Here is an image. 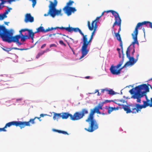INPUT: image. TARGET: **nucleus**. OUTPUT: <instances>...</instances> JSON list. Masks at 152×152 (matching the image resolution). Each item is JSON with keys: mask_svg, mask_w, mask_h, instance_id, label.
<instances>
[{"mask_svg": "<svg viewBox=\"0 0 152 152\" xmlns=\"http://www.w3.org/2000/svg\"><path fill=\"white\" fill-rule=\"evenodd\" d=\"M121 25H120V26H119V28L118 29V32L115 33V35L117 39L120 42V46L121 48L122 53H123L122 41L121 39L120 35L119 34V33L121 31Z\"/></svg>", "mask_w": 152, "mask_h": 152, "instance_id": "15", "label": "nucleus"}, {"mask_svg": "<svg viewBox=\"0 0 152 152\" xmlns=\"http://www.w3.org/2000/svg\"><path fill=\"white\" fill-rule=\"evenodd\" d=\"M1 15H2V17L4 18H6L7 17V16L4 13H3L2 14H1Z\"/></svg>", "mask_w": 152, "mask_h": 152, "instance_id": "45", "label": "nucleus"}, {"mask_svg": "<svg viewBox=\"0 0 152 152\" xmlns=\"http://www.w3.org/2000/svg\"><path fill=\"white\" fill-rule=\"evenodd\" d=\"M119 57L120 58H121V54L120 52H119Z\"/></svg>", "mask_w": 152, "mask_h": 152, "instance_id": "58", "label": "nucleus"}, {"mask_svg": "<svg viewBox=\"0 0 152 152\" xmlns=\"http://www.w3.org/2000/svg\"><path fill=\"white\" fill-rule=\"evenodd\" d=\"M26 34H25L24 35H23V36H21V41L23 42H24L26 39H28L27 37H26Z\"/></svg>", "mask_w": 152, "mask_h": 152, "instance_id": "29", "label": "nucleus"}, {"mask_svg": "<svg viewBox=\"0 0 152 152\" xmlns=\"http://www.w3.org/2000/svg\"><path fill=\"white\" fill-rule=\"evenodd\" d=\"M5 128V126L3 128H0V132H6V130L5 129V128Z\"/></svg>", "mask_w": 152, "mask_h": 152, "instance_id": "43", "label": "nucleus"}, {"mask_svg": "<svg viewBox=\"0 0 152 152\" xmlns=\"http://www.w3.org/2000/svg\"><path fill=\"white\" fill-rule=\"evenodd\" d=\"M145 96L146 99L147 100V102H149L150 100H149L148 99L147 97V96L145 95Z\"/></svg>", "mask_w": 152, "mask_h": 152, "instance_id": "54", "label": "nucleus"}, {"mask_svg": "<svg viewBox=\"0 0 152 152\" xmlns=\"http://www.w3.org/2000/svg\"><path fill=\"white\" fill-rule=\"evenodd\" d=\"M10 23L9 22H4V23L5 25H8V24Z\"/></svg>", "mask_w": 152, "mask_h": 152, "instance_id": "52", "label": "nucleus"}, {"mask_svg": "<svg viewBox=\"0 0 152 152\" xmlns=\"http://www.w3.org/2000/svg\"><path fill=\"white\" fill-rule=\"evenodd\" d=\"M34 21V17L32 16L30 13L26 14L25 16L24 21L27 23L28 22H33Z\"/></svg>", "mask_w": 152, "mask_h": 152, "instance_id": "17", "label": "nucleus"}, {"mask_svg": "<svg viewBox=\"0 0 152 152\" xmlns=\"http://www.w3.org/2000/svg\"><path fill=\"white\" fill-rule=\"evenodd\" d=\"M27 125H28V123H26V121H13L6 124L5 126V128L10 127L12 125H14L16 126H19L21 129H22L27 126Z\"/></svg>", "mask_w": 152, "mask_h": 152, "instance_id": "11", "label": "nucleus"}, {"mask_svg": "<svg viewBox=\"0 0 152 152\" xmlns=\"http://www.w3.org/2000/svg\"><path fill=\"white\" fill-rule=\"evenodd\" d=\"M47 50L42 51L38 53L36 56V58H38L41 56L43 55L46 52Z\"/></svg>", "mask_w": 152, "mask_h": 152, "instance_id": "28", "label": "nucleus"}, {"mask_svg": "<svg viewBox=\"0 0 152 152\" xmlns=\"http://www.w3.org/2000/svg\"><path fill=\"white\" fill-rule=\"evenodd\" d=\"M64 28L63 27H56L55 28L52 27L51 28H48V31H52L54 29H56L57 28H59L61 29H64V28Z\"/></svg>", "mask_w": 152, "mask_h": 152, "instance_id": "30", "label": "nucleus"}, {"mask_svg": "<svg viewBox=\"0 0 152 152\" xmlns=\"http://www.w3.org/2000/svg\"><path fill=\"white\" fill-rule=\"evenodd\" d=\"M119 102H121V103H124L125 102L124 100H123V99L120 100H119Z\"/></svg>", "mask_w": 152, "mask_h": 152, "instance_id": "51", "label": "nucleus"}, {"mask_svg": "<svg viewBox=\"0 0 152 152\" xmlns=\"http://www.w3.org/2000/svg\"><path fill=\"white\" fill-rule=\"evenodd\" d=\"M97 95L98 96H99L100 95V94H99V91L98 92Z\"/></svg>", "mask_w": 152, "mask_h": 152, "instance_id": "62", "label": "nucleus"}, {"mask_svg": "<svg viewBox=\"0 0 152 152\" xmlns=\"http://www.w3.org/2000/svg\"><path fill=\"white\" fill-rule=\"evenodd\" d=\"M28 30L29 29H28L27 28L21 29L19 31V34L17 35H20V37H21V36H23V34L22 33V32H25L26 31H28Z\"/></svg>", "mask_w": 152, "mask_h": 152, "instance_id": "27", "label": "nucleus"}, {"mask_svg": "<svg viewBox=\"0 0 152 152\" xmlns=\"http://www.w3.org/2000/svg\"><path fill=\"white\" fill-rule=\"evenodd\" d=\"M107 92L108 94L113 95L115 94V92L112 89L108 90L107 89Z\"/></svg>", "mask_w": 152, "mask_h": 152, "instance_id": "32", "label": "nucleus"}, {"mask_svg": "<svg viewBox=\"0 0 152 152\" xmlns=\"http://www.w3.org/2000/svg\"><path fill=\"white\" fill-rule=\"evenodd\" d=\"M95 113L97 114L101 113L99 109L96 107L94 109H91L90 113L86 121L87 122H91L89 127L88 128H85V129L89 132H92L98 128V124L94 119V115Z\"/></svg>", "mask_w": 152, "mask_h": 152, "instance_id": "2", "label": "nucleus"}, {"mask_svg": "<svg viewBox=\"0 0 152 152\" xmlns=\"http://www.w3.org/2000/svg\"><path fill=\"white\" fill-rule=\"evenodd\" d=\"M0 1H1V3H0V10H1L4 7V6L3 5L4 4V2L5 1L4 0H0Z\"/></svg>", "mask_w": 152, "mask_h": 152, "instance_id": "34", "label": "nucleus"}, {"mask_svg": "<svg viewBox=\"0 0 152 152\" xmlns=\"http://www.w3.org/2000/svg\"><path fill=\"white\" fill-rule=\"evenodd\" d=\"M46 45V44H43L41 46V49H42L43 48H44V47H45Z\"/></svg>", "mask_w": 152, "mask_h": 152, "instance_id": "46", "label": "nucleus"}, {"mask_svg": "<svg viewBox=\"0 0 152 152\" xmlns=\"http://www.w3.org/2000/svg\"><path fill=\"white\" fill-rule=\"evenodd\" d=\"M12 9L11 8H9L7 10H5V12L4 13L7 15L8 13L9 12H10V10Z\"/></svg>", "mask_w": 152, "mask_h": 152, "instance_id": "39", "label": "nucleus"}, {"mask_svg": "<svg viewBox=\"0 0 152 152\" xmlns=\"http://www.w3.org/2000/svg\"><path fill=\"white\" fill-rule=\"evenodd\" d=\"M21 99H17V100H16V101H21Z\"/></svg>", "mask_w": 152, "mask_h": 152, "instance_id": "57", "label": "nucleus"}, {"mask_svg": "<svg viewBox=\"0 0 152 152\" xmlns=\"http://www.w3.org/2000/svg\"><path fill=\"white\" fill-rule=\"evenodd\" d=\"M59 43L60 44L62 45H64V46H65L66 45L65 44L64 42L62 40H60L59 41Z\"/></svg>", "mask_w": 152, "mask_h": 152, "instance_id": "42", "label": "nucleus"}, {"mask_svg": "<svg viewBox=\"0 0 152 152\" xmlns=\"http://www.w3.org/2000/svg\"><path fill=\"white\" fill-rule=\"evenodd\" d=\"M99 92V90H96V91L95 92V93H96L97 92Z\"/></svg>", "mask_w": 152, "mask_h": 152, "instance_id": "63", "label": "nucleus"}, {"mask_svg": "<svg viewBox=\"0 0 152 152\" xmlns=\"http://www.w3.org/2000/svg\"><path fill=\"white\" fill-rule=\"evenodd\" d=\"M149 86H150L151 88H152L151 86L148 84V85L146 84H143L136 87V89L137 90V92L135 93L134 96V98L138 99V101L139 102L140 101V99L143 96V93H142L141 91L144 90L146 92H149Z\"/></svg>", "mask_w": 152, "mask_h": 152, "instance_id": "6", "label": "nucleus"}, {"mask_svg": "<svg viewBox=\"0 0 152 152\" xmlns=\"http://www.w3.org/2000/svg\"><path fill=\"white\" fill-rule=\"evenodd\" d=\"M90 77L89 76H86L85 77V78L86 79H89Z\"/></svg>", "mask_w": 152, "mask_h": 152, "instance_id": "56", "label": "nucleus"}, {"mask_svg": "<svg viewBox=\"0 0 152 152\" xmlns=\"http://www.w3.org/2000/svg\"><path fill=\"white\" fill-rule=\"evenodd\" d=\"M101 17V16H100L99 17H97L96 19L95 20H94V21L95 22H97V21L99 20V19H100V18Z\"/></svg>", "mask_w": 152, "mask_h": 152, "instance_id": "41", "label": "nucleus"}, {"mask_svg": "<svg viewBox=\"0 0 152 152\" xmlns=\"http://www.w3.org/2000/svg\"><path fill=\"white\" fill-rule=\"evenodd\" d=\"M4 18L2 17L1 14H0V20H2L4 19Z\"/></svg>", "mask_w": 152, "mask_h": 152, "instance_id": "50", "label": "nucleus"}, {"mask_svg": "<svg viewBox=\"0 0 152 152\" xmlns=\"http://www.w3.org/2000/svg\"><path fill=\"white\" fill-rule=\"evenodd\" d=\"M124 68L122 67L121 68L118 69L119 68L118 67L116 66L112 65L110 68V70L113 75H118L120 73L121 70Z\"/></svg>", "mask_w": 152, "mask_h": 152, "instance_id": "13", "label": "nucleus"}, {"mask_svg": "<svg viewBox=\"0 0 152 152\" xmlns=\"http://www.w3.org/2000/svg\"><path fill=\"white\" fill-rule=\"evenodd\" d=\"M149 24V26L152 28V23L149 21L148 22V23Z\"/></svg>", "mask_w": 152, "mask_h": 152, "instance_id": "47", "label": "nucleus"}, {"mask_svg": "<svg viewBox=\"0 0 152 152\" xmlns=\"http://www.w3.org/2000/svg\"><path fill=\"white\" fill-rule=\"evenodd\" d=\"M129 47L128 48L126 51V56L127 57L129 58V61H127L126 63H125V64L123 66V68L125 67L126 66H129L130 65H133L138 60V57L139 56V54H137V55L135 59H134L133 56L132 57L130 56V49Z\"/></svg>", "mask_w": 152, "mask_h": 152, "instance_id": "9", "label": "nucleus"}, {"mask_svg": "<svg viewBox=\"0 0 152 152\" xmlns=\"http://www.w3.org/2000/svg\"><path fill=\"white\" fill-rule=\"evenodd\" d=\"M47 31L48 29H46L45 30L42 26H40L37 29V31L35 32V33L39 32L45 33Z\"/></svg>", "mask_w": 152, "mask_h": 152, "instance_id": "23", "label": "nucleus"}, {"mask_svg": "<svg viewBox=\"0 0 152 152\" xmlns=\"http://www.w3.org/2000/svg\"><path fill=\"white\" fill-rule=\"evenodd\" d=\"M50 4L48 6L49 8L48 11V15L54 18L56 16H61L63 14L61 13L62 10H58L56 9L57 4V1L56 0H54V2L49 1Z\"/></svg>", "mask_w": 152, "mask_h": 152, "instance_id": "3", "label": "nucleus"}, {"mask_svg": "<svg viewBox=\"0 0 152 152\" xmlns=\"http://www.w3.org/2000/svg\"><path fill=\"white\" fill-rule=\"evenodd\" d=\"M87 36V35H85L84 34L83 35V37L82 39V40L83 43L81 50L82 55L80 57V59L84 57L88 54L89 50L87 49V47L88 45H91L92 40L94 37L93 36L91 35V37L88 40Z\"/></svg>", "mask_w": 152, "mask_h": 152, "instance_id": "4", "label": "nucleus"}, {"mask_svg": "<svg viewBox=\"0 0 152 152\" xmlns=\"http://www.w3.org/2000/svg\"><path fill=\"white\" fill-rule=\"evenodd\" d=\"M47 114H41L40 115V117H35L33 119H31L29 121L26 122V123H28V125H27V126H30V123H31V124H34L35 123V122L34 121V120L37 118L39 120V121H41V120L40 119V118L42 117H43L44 116L47 115Z\"/></svg>", "mask_w": 152, "mask_h": 152, "instance_id": "16", "label": "nucleus"}, {"mask_svg": "<svg viewBox=\"0 0 152 152\" xmlns=\"http://www.w3.org/2000/svg\"><path fill=\"white\" fill-rule=\"evenodd\" d=\"M56 47V45L55 44H52L50 45V47Z\"/></svg>", "mask_w": 152, "mask_h": 152, "instance_id": "48", "label": "nucleus"}, {"mask_svg": "<svg viewBox=\"0 0 152 152\" xmlns=\"http://www.w3.org/2000/svg\"><path fill=\"white\" fill-rule=\"evenodd\" d=\"M56 34H60V35H63V36H66V35H65V34H62L61 33H57L56 34H50L49 35V37H51L52 36V35H55Z\"/></svg>", "mask_w": 152, "mask_h": 152, "instance_id": "40", "label": "nucleus"}, {"mask_svg": "<svg viewBox=\"0 0 152 152\" xmlns=\"http://www.w3.org/2000/svg\"><path fill=\"white\" fill-rule=\"evenodd\" d=\"M112 13L114 16L115 19V21L113 26V28L115 25L120 26V25H121V20L119 14L113 10Z\"/></svg>", "mask_w": 152, "mask_h": 152, "instance_id": "12", "label": "nucleus"}, {"mask_svg": "<svg viewBox=\"0 0 152 152\" xmlns=\"http://www.w3.org/2000/svg\"><path fill=\"white\" fill-rule=\"evenodd\" d=\"M2 49L4 51L8 52L9 51L11 50V48H3Z\"/></svg>", "mask_w": 152, "mask_h": 152, "instance_id": "36", "label": "nucleus"}, {"mask_svg": "<svg viewBox=\"0 0 152 152\" xmlns=\"http://www.w3.org/2000/svg\"><path fill=\"white\" fill-rule=\"evenodd\" d=\"M113 10H109L107 11L106 12L107 13H108L109 12H111V13H112V11H113Z\"/></svg>", "mask_w": 152, "mask_h": 152, "instance_id": "53", "label": "nucleus"}, {"mask_svg": "<svg viewBox=\"0 0 152 152\" xmlns=\"http://www.w3.org/2000/svg\"><path fill=\"white\" fill-rule=\"evenodd\" d=\"M148 102L147 101H143V104L142 105L137 103L131 104L127 105H121L118 104V105L122 106V108L127 113H132L133 114H136L140 112L141 109L143 108H145L148 106L150 107H152V104L148 103Z\"/></svg>", "mask_w": 152, "mask_h": 152, "instance_id": "1", "label": "nucleus"}, {"mask_svg": "<svg viewBox=\"0 0 152 152\" xmlns=\"http://www.w3.org/2000/svg\"><path fill=\"white\" fill-rule=\"evenodd\" d=\"M72 115L68 113H61V118L63 119H67L69 117H70V119L71 120Z\"/></svg>", "mask_w": 152, "mask_h": 152, "instance_id": "21", "label": "nucleus"}, {"mask_svg": "<svg viewBox=\"0 0 152 152\" xmlns=\"http://www.w3.org/2000/svg\"><path fill=\"white\" fill-rule=\"evenodd\" d=\"M74 3V1L70 0L67 3L66 5L63 9V10L65 11V13L68 16L71 15L72 14V12H74L76 11V10L75 8L69 7L72 5Z\"/></svg>", "mask_w": 152, "mask_h": 152, "instance_id": "10", "label": "nucleus"}, {"mask_svg": "<svg viewBox=\"0 0 152 152\" xmlns=\"http://www.w3.org/2000/svg\"><path fill=\"white\" fill-rule=\"evenodd\" d=\"M104 104V103L102 102L99 103L96 107H98L99 109H102V107L103 106Z\"/></svg>", "mask_w": 152, "mask_h": 152, "instance_id": "35", "label": "nucleus"}, {"mask_svg": "<svg viewBox=\"0 0 152 152\" xmlns=\"http://www.w3.org/2000/svg\"><path fill=\"white\" fill-rule=\"evenodd\" d=\"M118 107H115V110H118Z\"/></svg>", "mask_w": 152, "mask_h": 152, "instance_id": "60", "label": "nucleus"}, {"mask_svg": "<svg viewBox=\"0 0 152 152\" xmlns=\"http://www.w3.org/2000/svg\"><path fill=\"white\" fill-rule=\"evenodd\" d=\"M87 23L88 28L89 30L90 31H92L94 29L96 24V28H97V22H95L94 21H92L91 23V25L90 22L89 21H88Z\"/></svg>", "mask_w": 152, "mask_h": 152, "instance_id": "19", "label": "nucleus"}, {"mask_svg": "<svg viewBox=\"0 0 152 152\" xmlns=\"http://www.w3.org/2000/svg\"><path fill=\"white\" fill-rule=\"evenodd\" d=\"M151 103L150 104H152V98H151Z\"/></svg>", "mask_w": 152, "mask_h": 152, "instance_id": "59", "label": "nucleus"}, {"mask_svg": "<svg viewBox=\"0 0 152 152\" xmlns=\"http://www.w3.org/2000/svg\"><path fill=\"white\" fill-rule=\"evenodd\" d=\"M104 12H103L102 13V14H101V15L100 16H101V17L103 15H104Z\"/></svg>", "mask_w": 152, "mask_h": 152, "instance_id": "61", "label": "nucleus"}, {"mask_svg": "<svg viewBox=\"0 0 152 152\" xmlns=\"http://www.w3.org/2000/svg\"><path fill=\"white\" fill-rule=\"evenodd\" d=\"M88 110L87 108H84L81 109L80 112H76L72 115L71 120L77 121L79 120L84 117L85 115L88 114Z\"/></svg>", "mask_w": 152, "mask_h": 152, "instance_id": "8", "label": "nucleus"}, {"mask_svg": "<svg viewBox=\"0 0 152 152\" xmlns=\"http://www.w3.org/2000/svg\"><path fill=\"white\" fill-rule=\"evenodd\" d=\"M108 114H110L113 111L115 110V107H109L108 108Z\"/></svg>", "mask_w": 152, "mask_h": 152, "instance_id": "33", "label": "nucleus"}, {"mask_svg": "<svg viewBox=\"0 0 152 152\" xmlns=\"http://www.w3.org/2000/svg\"><path fill=\"white\" fill-rule=\"evenodd\" d=\"M64 28V29H65L66 31L69 32H72V31L76 32L78 31L83 36V33L82 32L81 30L78 28H73L72 27H67L62 28Z\"/></svg>", "mask_w": 152, "mask_h": 152, "instance_id": "14", "label": "nucleus"}, {"mask_svg": "<svg viewBox=\"0 0 152 152\" xmlns=\"http://www.w3.org/2000/svg\"><path fill=\"white\" fill-rule=\"evenodd\" d=\"M61 117V113H55L53 116V119L54 120H57Z\"/></svg>", "mask_w": 152, "mask_h": 152, "instance_id": "24", "label": "nucleus"}, {"mask_svg": "<svg viewBox=\"0 0 152 152\" xmlns=\"http://www.w3.org/2000/svg\"><path fill=\"white\" fill-rule=\"evenodd\" d=\"M132 44L133 45V51H132V55L133 56L134 55V53L135 52V49H134V46L132 44Z\"/></svg>", "mask_w": 152, "mask_h": 152, "instance_id": "44", "label": "nucleus"}, {"mask_svg": "<svg viewBox=\"0 0 152 152\" xmlns=\"http://www.w3.org/2000/svg\"><path fill=\"white\" fill-rule=\"evenodd\" d=\"M107 89H102L101 90V91L102 93H104V91H106L107 92Z\"/></svg>", "mask_w": 152, "mask_h": 152, "instance_id": "49", "label": "nucleus"}, {"mask_svg": "<svg viewBox=\"0 0 152 152\" xmlns=\"http://www.w3.org/2000/svg\"><path fill=\"white\" fill-rule=\"evenodd\" d=\"M129 92L131 94H133L132 96V98H133L134 99H137V101L136 102L137 103H140L141 102V99H140V102H138V99L134 97V96L135 95V93L137 92V90L136 89V87L134 88H133L131 89L129 91Z\"/></svg>", "mask_w": 152, "mask_h": 152, "instance_id": "20", "label": "nucleus"}, {"mask_svg": "<svg viewBox=\"0 0 152 152\" xmlns=\"http://www.w3.org/2000/svg\"><path fill=\"white\" fill-rule=\"evenodd\" d=\"M8 30L6 28L5 26L0 25V37L2 38Z\"/></svg>", "mask_w": 152, "mask_h": 152, "instance_id": "18", "label": "nucleus"}, {"mask_svg": "<svg viewBox=\"0 0 152 152\" xmlns=\"http://www.w3.org/2000/svg\"><path fill=\"white\" fill-rule=\"evenodd\" d=\"M114 102V101L113 100H105V101L104 102H102L104 103V104L106 103L110 102Z\"/></svg>", "mask_w": 152, "mask_h": 152, "instance_id": "37", "label": "nucleus"}, {"mask_svg": "<svg viewBox=\"0 0 152 152\" xmlns=\"http://www.w3.org/2000/svg\"><path fill=\"white\" fill-rule=\"evenodd\" d=\"M117 50L118 52V53H119V52H120V49L119 48H117Z\"/></svg>", "mask_w": 152, "mask_h": 152, "instance_id": "55", "label": "nucleus"}, {"mask_svg": "<svg viewBox=\"0 0 152 152\" xmlns=\"http://www.w3.org/2000/svg\"><path fill=\"white\" fill-rule=\"evenodd\" d=\"M13 35V33L12 31L8 30L2 39L3 41L8 43L13 42L18 43L19 45L22 44L19 41V39L21 37L20 35H15L14 37Z\"/></svg>", "mask_w": 152, "mask_h": 152, "instance_id": "5", "label": "nucleus"}, {"mask_svg": "<svg viewBox=\"0 0 152 152\" xmlns=\"http://www.w3.org/2000/svg\"><path fill=\"white\" fill-rule=\"evenodd\" d=\"M122 55L123 56L122 57V60L121 61H120V62H119L118 64L116 66L118 67L119 68L123 64V62L124 61V54L123 53H122Z\"/></svg>", "mask_w": 152, "mask_h": 152, "instance_id": "26", "label": "nucleus"}, {"mask_svg": "<svg viewBox=\"0 0 152 152\" xmlns=\"http://www.w3.org/2000/svg\"><path fill=\"white\" fill-rule=\"evenodd\" d=\"M148 22L149 21H144L142 22L139 23L137 24L135 28V30L134 31L133 33L132 34V38L134 39V41L132 42V44L134 45L135 44L137 45L139 44L137 39V36L138 32V28L143 25H145L147 26H148Z\"/></svg>", "mask_w": 152, "mask_h": 152, "instance_id": "7", "label": "nucleus"}, {"mask_svg": "<svg viewBox=\"0 0 152 152\" xmlns=\"http://www.w3.org/2000/svg\"><path fill=\"white\" fill-rule=\"evenodd\" d=\"M11 50L12 49L14 50H19L21 51L23 50H27L28 49V48H18L16 47H12L11 48Z\"/></svg>", "mask_w": 152, "mask_h": 152, "instance_id": "31", "label": "nucleus"}, {"mask_svg": "<svg viewBox=\"0 0 152 152\" xmlns=\"http://www.w3.org/2000/svg\"><path fill=\"white\" fill-rule=\"evenodd\" d=\"M53 130L55 132H57L59 133H62L64 134H67L68 135L69 134L68 133L65 131H61L60 130H58L55 129H53Z\"/></svg>", "mask_w": 152, "mask_h": 152, "instance_id": "25", "label": "nucleus"}, {"mask_svg": "<svg viewBox=\"0 0 152 152\" xmlns=\"http://www.w3.org/2000/svg\"><path fill=\"white\" fill-rule=\"evenodd\" d=\"M44 16H48V14H45L44 15Z\"/></svg>", "mask_w": 152, "mask_h": 152, "instance_id": "64", "label": "nucleus"}, {"mask_svg": "<svg viewBox=\"0 0 152 152\" xmlns=\"http://www.w3.org/2000/svg\"><path fill=\"white\" fill-rule=\"evenodd\" d=\"M96 25L95 26V28L94 30V31H93L92 32V33H91V35H92V36H94V34H95V31H96Z\"/></svg>", "mask_w": 152, "mask_h": 152, "instance_id": "38", "label": "nucleus"}, {"mask_svg": "<svg viewBox=\"0 0 152 152\" xmlns=\"http://www.w3.org/2000/svg\"><path fill=\"white\" fill-rule=\"evenodd\" d=\"M28 35H26V37H27L28 39H29L30 37L33 40L34 39V35L35 33H34L32 32V30L29 29L28 31Z\"/></svg>", "mask_w": 152, "mask_h": 152, "instance_id": "22", "label": "nucleus"}]
</instances>
